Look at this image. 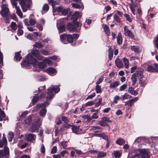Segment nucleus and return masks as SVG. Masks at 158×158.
I'll return each instance as SVG.
<instances>
[{
	"mask_svg": "<svg viewBox=\"0 0 158 158\" xmlns=\"http://www.w3.org/2000/svg\"><path fill=\"white\" fill-rule=\"evenodd\" d=\"M33 56L38 60H43L44 56L40 55V52L38 50H33L27 56L26 59L23 60L21 63V65L23 67L28 68L31 65H37L38 64V61L37 60L33 58Z\"/></svg>",
	"mask_w": 158,
	"mask_h": 158,
	"instance_id": "nucleus-1",
	"label": "nucleus"
},
{
	"mask_svg": "<svg viewBox=\"0 0 158 158\" xmlns=\"http://www.w3.org/2000/svg\"><path fill=\"white\" fill-rule=\"evenodd\" d=\"M48 90L47 98L51 99L53 98V94L52 92H54L55 93H58L60 90V88L58 86L52 85L49 88Z\"/></svg>",
	"mask_w": 158,
	"mask_h": 158,
	"instance_id": "nucleus-2",
	"label": "nucleus"
},
{
	"mask_svg": "<svg viewBox=\"0 0 158 158\" xmlns=\"http://www.w3.org/2000/svg\"><path fill=\"white\" fill-rule=\"evenodd\" d=\"M80 23L78 22H75L72 23H69L68 26V29L72 31H77L80 30Z\"/></svg>",
	"mask_w": 158,
	"mask_h": 158,
	"instance_id": "nucleus-3",
	"label": "nucleus"
},
{
	"mask_svg": "<svg viewBox=\"0 0 158 158\" xmlns=\"http://www.w3.org/2000/svg\"><path fill=\"white\" fill-rule=\"evenodd\" d=\"M34 66V71L37 72H40V69H44L46 68L47 65L46 63L43 61L42 62H39L37 65H33Z\"/></svg>",
	"mask_w": 158,
	"mask_h": 158,
	"instance_id": "nucleus-4",
	"label": "nucleus"
},
{
	"mask_svg": "<svg viewBox=\"0 0 158 158\" xmlns=\"http://www.w3.org/2000/svg\"><path fill=\"white\" fill-rule=\"evenodd\" d=\"M112 121L109 118L106 117L102 118L101 121L98 122V124H100L101 126H108L107 123H111Z\"/></svg>",
	"mask_w": 158,
	"mask_h": 158,
	"instance_id": "nucleus-5",
	"label": "nucleus"
},
{
	"mask_svg": "<svg viewBox=\"0 0 158 158\" xmlns=\"http://www.w3.org/2000/svg\"><path fill=\"white\" fill-rule=\"evenodd\" d=\"M140 157L142 158H149L150 155L148 152L145 149H140L138 150Z\"/></svg>",
	"mask_w": 158,
	"mask_h": 158,
	"instance_id": "nucleus-6",
	"label": "nucleus"
},
{
	"mask_svg": "<svg viewBox=\"0 0 158 158\" xmlns=\"http://www.w3.org/2000/svg\"><path fill=\"white\" fill-rule=\"evenodd\" d=\"M57 11L58 12H61L62 14L64 15H66L69 12V9L63 6H60L58 8Z\"/></svg>",
	"mask_w": 158,
	"mask_h": 158,
	"instance_id": "nucleus-7",
	"label": "nucleus"
},
{
	"mask_svg": "<svg viewBox=\"0 0 158 158\" xmlns=\"http://www.w3.org/2000/svg\"><path fill=\"white\" fill-rule=\"evenodd\" d=\"M8 12L9 10L7 6L3 5L2 7V10L0 12L2 15L4 17L6 16L7 15Z\"/></svg>",
	"mask_w": 158,
	"mask_h": 158,
	"instance_id": "nucleus-8",
	"label": "nucleus"
},
{
	"mask_svg": "<svg viewBox=\"0 0 158 158\" xmlns=\"http://www.w3.org/2000/svg\"><path fill=\"white\" fill-rule=\"evenodd\" d=\"M131 3L129 5V7L133 15H135V8L138 7V5L136 3H133V0H131Z\"/></svg>",
	"mask_w": 158,
	"mask_h": 158,
	"instance_id": "nucleus-9",
	"label": "nucleus"
},
{
	"mask_svg": "<svg viewBox=\"0 0 158 158\" xmlns=\"http://www.w3.org/2000/svg\"><path fill=\"white\" fill-rule=\"evenodd\" d=\"M124 34L131 38H133L134 35L132 32L127 28V26L124 27Z\"/></svg>",
	"mask_w": 158,
	"mask_h": 158,
	"instance_id": "nucleus-10",
	"label": "nucleus"
},
{
	"mask_svg": "<svg viewBox=\"0 0 158 158\" xmlns=\"http://www.w3.org/2000/svg\"><path fill=\"white\" fill-rule=\"evenodd\" d=\"M138 99V98L137 97H135L134 98L131 99L126 102L125 105H127L131 107L133 104V103L137 101Z\"/></svg>",
	"mask_w": 158,
	"mask_h": 158,
	"instance_id": "nucleus-11",
	"label": "nucleus"
},
{
	"mask_svg": "<svg viewBox=\"0 0 158 158\" xmlns=\"http://www.w3.org/2000/svg\"><path fill=\"white\" fill-rule=\"evenodd\" d=\"M82 16V13L79 12L75 11L73 14V15L71 18L73 21H76L79 17Z\"/></svg>",
	"mask_w": 158,
	"mask_h": 158,
	"instance_id": "nucleus-12",
	"label": "nucleus"
},
{
	"mask_svg": "<svg viewBox=\"0 0 158 158\" xmlns=\"http://www.w3.org/2000/svg\"><path fill=\"white\" fill-rule=\"evenodd\" d=\"M115 64L116 66L118 68H122L123 67V65L122 61L119 58H117L115 60Z\"/></svg>",
	"mask_w": 158,
	"mask_h": 158,
	"instance_id": "nucleus-13",
	"label": "nucleus"
},
{
	"mask_svg": "<svg viewBox=\"0 0 158 158\" xmlns=\"http://www.w3.org/2000/svg\"><path fill=\"white\" fill-rule=\"evenodd\" d=\"M45 71L50 75H52L53 74H55L57 73L56 70L52 67H50L47 69L45 70Z\"/></svg>",
	"mask_w": 158,
	"mask_h": 158,
	"instance_id": "nucleus-14",
	"label": "nucleus"
},
{
	"mask_svg": "<svg viewBox=\"0 0 158 158\" xmlns=\"http://www.w3.org/2000/svg\"><path fill=\"white\" fill-rule=\"evenodd\" d=\"M49 105V103L48 102H45L42 104H37L35 106V108L37 109H39L41 107H46Z\"/></svg>",
	"mask_w": 158,
	"mask_h": 158,
	"instance_id": "nucleus-15",
	"label": "nucleus"
},
{
	"mask_svg": "<svg viewBox=\"0 0 158 158\" xmlns=\"http://www.w3.org/2000/svg\"><path fill=\"white\" fill-rule=\"evenodd\" d=\"M27 140L29 141H32L35 139V136L33 134H29L26 135Z\"/></svg>",
	"mask_w": 158,
	"mask_h": 158,
	"instance_id": "nucleus-16",
	"label": "nucleus"
},
{
	"mask_svg": "<svg viewBox=\"0 0 158 158\" xmlns=\"http://www.w3.org/2000/svg\"><path fill=\"white\" fill-rule=\"evenodd\" d=\"M4 135V134H3L2 140H0V148H2L4 145H5L7 144V139Z\"/></svg>",
	"mask_w": 158,
	"mask_h": 158,
	"instance_id": "nucleus-17",
	"label": "nucleus"
},
{
	"mask_svg": "<svg viewBox=\"0 0 158 158\" xmlns=\"http://www.w3.org/2000/svg\"><path fill=\"white\" fill-rule=\"evenodd\" d=\"M60 39L62 42L65 44L68 43L67 41V35L65 34H63L60 36Z\"/></svg>",
	"mask_w": 158,
	"mask_h": 158,
	"instance_id": "nucleus-18",
	"label": "nucleus"
},
{
	"mask_svg": "<svg viewBox=\"0 0 158 158\" xmlns=\"http://www.w3.org/2000/svg\"><path fill=\"white\" fill-rule=\"evenodd\" d=\"M15 8L16 10V13L19 17L22 18L23 17V14L19 8V7L17 6L16 4H15Z\"/></svg>",
	"mask_w": 158,
	"mask_h": 158,
	"instance_id": "nucleus-19",
	"label": "nucleus"
},
{
	"mask_svg": "<svg viewBox=\"0 0 158 158\" xmlns=\"http://www.w3.org/2000/svg\"><path fill=\"white\" fill-rule=\"evenodd\" d=\"M136 73L137 77L139 78V79L144 78L143 70H139L136 71Z\"/></svg>",
	"mask_w": 158,
	"mask_h": 158,
	"instance_id": "nucleus-20",
	"label": "nucleus"
},
{
	"mask_svg": "<svg viewBox=\"0 0 158 158\" xmlns=\"http://www.w3.org/2000/svg\"><path fill=\"white\" fill-rule=\"evenodd\" d=\"M123 60L124 63L125 68L126 69H128L129 67V62L128 60L126 57H124L123 59Z\"/></svg>",
	"mask_w": 158,
	"mask_h": 158,
	"instance_id": "nucleus-21",
	"label": "nucleus"
},
{
	"mask_svg": "<svg viewBox=\"0 0 158 158\" xmlns=\"http://www.w3.org/2000/svg\"><path fill=\"white\" fill-rule=\"evenodd\" d=\"M131 80L132 81V84L135 85L137 81V78L136 76V75L135 73H133L131 77Z\"/></svg>",
	"mask_w": 158,
	"mask_h": 158,
	"instance_id": "nucleus-22",
	"label": "nucleus"
},
{
	"mask_svg": "<svg viewBox=\"0 0 158 158\" xmlns=\"http://www.w3.org/2000/svg\"><path fill=\"white\" fill-rule=\"evenodd\" d=\"M131 49L135 52H138L141 51L139 46H131Z\"/></svg>",
	"mask_w": 158,
	"mask_h": 158,
	"instance_id": "nucleus-23",
	"label": "nucleus"
},
{
	"mask_svg": "<svg viewBox=\"0 0 158 158\" xmlns=\"http://www.w3.org/2000/svg\"><path fill=\"white\" fill-rule=\"evenodd\" d=\"M109 59L110 60H112L113 55V51L111 48L110 47L108 50Z\"/></svg>",
	"mask_w": 158,
	"mask_h": 158,
	"instance_id": "nucleus-24",
	"label": "nucleus"
},
{
	"mask_svg": "<svg viewBox=\"0 0 158 158\" xmlns=\"http://www.w3.org/2000/svg\"><path fill=\"white\" fill-rule=\"evenodd\" d=\"M117 43L119 44H122L123 42L122 37L121 33H119L117 37Z\"/></svg>",
	"mask_w": 158,
	"mask_h": 158,
	"instance_id": "nucleus-25",
	"label": "nucleus"
},
{
	"mask_svg": "<svg viewBox=\"0 0 158 158\" xmlns=\"http://www.w3.org/2000/svg\"><path fill=\"white\" fill-rule=\"evenodd\" d=\"M57 28L58 29L59 32L60 33H62L64 31L65 29V26L63 25L57 26Z\"/></svg>",
	"mask_w": 158,
	"mask_h": 158,
	"instance_id": "nucleus-26",
	"label": "nucleus"
},
{
	"mask_svg": "<svg viewBox=\"0 0 158 158\" xmlns=\"http://www.w3.org/2000/svg\"><path fill=\"white\" fill-rule=\"evenodd\" d=\"M147 71L150 72H154V68L153 64L151 65L148 66L147 68Z\"/></svg>",
	"mask_w": 158,
	"mask_h": 158,
	"instance_id": "nucleus-27",
	"label": "nucleus"
},
{
	"mask_svg": "<svg viewBox=\"0 0 158 158\" xmlns=\"http://www.w3.org/2000/svg\"><path fill=\"white\" fill-rule=\"evenodd\" d=\"M113 154L116 158H119L121 155V153L118 151H114L113 152Z\"/></svg>",
	"mask_w": 158,
	"mask_h": 158,
	"instance_id": "nucleus-28",
	"label": "nucleus"
},
{
	"mask_svg": "<svg viewBox=\"0 0 158 158\" xmlns=\"http://www.w3.org/2000/svg\"><path fill=\"white\" fill-rule=\"evenodd\" d=\"M104 31L107 36L110 35V32L109 27L106 25H105L104 26Z\"/></svg>",
	"mask_w": 158,
	"mask_h": 158,
	"instance_id": "nucleus-29",
	"label": "nucleus"
},
{
	"mask_svg": "<svg viewBox=\"0 0 158 158\" xmlns=\"http://www.w3.org/2000/svg\"><path fill=\"white\" fill-rule=\"evenodd\" d=\"M47 112L46 109L45 108H42L40 110V116L44 117L46 115Z\"/></svg>",
	"mask_w": 158,
	"mask_h": 158,
	"instance_id": "nucleus-30",
	"label": "nucleus"
},
{
	"mask_svg": "<svg viewBox=\"0 0 158 158\" xmlns=\"http://www.w3.org/2000/svg\"><path fill=\"white\" fill-rule=\"evenodd\" d=\"M73 36L70 35H67V41L68 43L69 42L71 43L73 42Z\"/></svg>",
	"mask_w": 158,
	"mask_h": 158,
	"instance_id": "nucleus-31",
	"label": "nucleus"
},
{
	"mask_svg": "<svg viewBox=\"0 0 158 158\" xmlns=\"http://www.w3.org/2000/svg\"><path fill=\"white\" fill-rule=\"evenodd\" d=\"M139 83L141 86H145L146 84V82L145 78L140 79Z\"/></svg>",
	"mask_w": 158,
	"mask_h": 158,
	"instance_id": "nucleus-32",
	"label": "nucleus"
},
{
	"mask_svg": "<svg viewBox=\"0 0 158 158\" xmlns=\"http://www.w3.org/2000/svg\"><path fill=\"white\" fill-rule=\"evenodd\" d=\"M128 91L129 93L134 95H136L137 94L136 92L134 90V89L132 87L129 88Z\"/></svg>",
	"mask_w": 158,
	"mask_h": 158,
	"instance_id": "nucleus-33",
	"label": "nucleus"
},
{
	"mask_svg": "<svg viewBox=\"0 0 158 158\" xmlns=\"http://www.w3.org/2000/svg\"><path fill=\"white\" fill-rule=\"evenodd\" d=\"M80 126H73L72 127V129L73 131L75 133H77L78 131Z\"/></svg>",
	"mask_w": 158,
	"mask_h": 158,
	"instance_id": "nucleus-34",
	"label": "nucleus"
},
{
	"mask_svg": "<svg viewBox=\"0 0 158 158\" xmlns=\"http://www.w3.org/2000/svg\"><path fill=\"white\" fill-rule=\"evenodd\" d=\"M14 138V133L12 132H10L9 133L8 139V140L10 142H11L12 141V139Z\"/></svg>",
	"mask_w": 158,
	"mask_h": 158,
	"instance_id": "nucleus-35",
	"label": "nucleus"
},
{
	"mask_svg": "<svg viewBox=\"0 0 158 158\" xmlns=\"http://www.w3.org/2000/svg\"><path fill=\"white\" fill-rule=\"evenodd\" d=\"M116 143L119 145H122L124 144L125 141L124 139L122 138H119L116 141Z\"/></svg>",
	"mask_w": 158,
	"mask_h": 158,
	"instance_id": "nucleus-36",
	"label": "nucleus"
},
{
	"mask_svg": "<svg viewBox=\"0 0 158 158\" xmlns=\"http://www.w3.org/2000/svg\"><path fill=\"white\" fill-rule=\"evenodd\" d=\"M118 85L119 82L118 81H115L111 84L110 86V87L111 88H114L117 86Z\"/></svg>",
	"mask_w": 158,
	"mask_h": 158,
	"instance_id": "nucleus-37",
	"label": "nucleus"
},
{
	"mask_svg": "<svg viewBox=\"0 0 158 158\" xmlns=\"http://www.w3.org/2000/svg\"><path fill=\"white\" fill-rule=\"evenodd\" d=\"M138 150H136L134 153V155L132 154L131 158H142L139 153H138Z\"/></svg>",
	"mask_w": 158,
	"mask_h": 158,
	"instance_id": "nucleus-38",
	"label": "nucleus"
},
{
	"mask_svg": "<svg viewBox=\"0 0 158 158\" xmlns=\"http://www.w3.org/2000/svg\"><path fill=\"white\" fill-rule=\"evenodd\" d=\"M131 98V95L127 93H125L123 96L122 100L127 99Z\"/></svg>",
	"mask_w": 158,
	"mask_h": 158,
	"instance_id": "nucleus-39",
	"label": "nucleus"
},
{
	"mask_svg": "<svg viewBox=\"0 0 158 158\" xmlns=\"http://www.w3.org/2000/svg\"><path fill=\"white\" fill-rule=\"evenodd\" d=\"M0 121L2 120V118L5 117V114L4 112L2 111L1 109H0Z\"/></svg>",
	"mask_w": 158,
	"mask_h": 158,
	"instance_id": "nucleus-40",
	"label": "nucleus"
},
{
	"mask_svg": "<svg viewBox=\"0 0 158 158\" xmlns=\"http://www.w3.org/2000/svg\"><path fill=\"white\" fill-rule=\"evenodd\" d=\"M11 28L13 30L15 31L17 29V26L16 24L14 22H12L10 24Z\"/></svg>",
	"mask_w": 158,
	"mask_h": 158,
	"instance_id": "nucleus-41",
	"label": "nucleus"
},
{
	"mask_svg": "<svg viewBox=\"0 0 158 158\" xmlns=\"http://www.w3.org/2000/svg\"><path fill=\"white\" fill-rule=\"evenodd\" d=\"M15 58L18 61L22 59V57L19 52L15 53Z\"/></svg>",
	"mask_w": 158,
	"mask_h": 158,
	"instance_id": "nucleus-42",
	"label": "nucleus"
},
{
	"mask_svg": "<svg viewBox=\"0 0 158 158\" xmlns=\"http://www.w3.org/2000/svg\"><path fill=\"white\" fill-rule=\"evenodd\" d=\"M38 128L36 125L33 124L30 127V130L32 132H34Z\"/></svg>",
	"mask_w": 158,
	"mask_h": 158,
	"instance_id": "nucleus-43",
	"label": "nucleus"
},
{
	"mask_svg": "<svg viewBox=\"0 0 158 158\" xmlns=\"http://www.w3.org/2000/svg\"><path fill=\"white\" fill-rule=\"evenodd\" d=\"M43 61L46 64H47L49 65H52V61L49 59L48 58H46L44 59Z\"/></svg>",
	"mask_w": 158,
	"mask_h": 158,
	"instance_id": "nucleus-44",
	"label": "nucleus"
},
{
	"mask_svg": "<svg viewBox=\"0 0 158 158\" xmlns=\"http://www.w3.org/2000/svg\"><path fill=\"white\" fill-rule=\"evenodd\" d=\"M41 52L42 54L44 55L48 56L51 54L50 52L45 50L42 49Z\"/></svg>",
	"mask_w": 158,
	"mask_h": 158,
	"instance_id": "nucleus-45",
	"label": "nucleus"
},
{
	"mask_svg": "<svg viewBox=\"0 0 158 158\" xmlns=\"http://www.w3.org/2000/svg\"><path fill=\"white\" fill-rule=\"evenodd\" d=\"M34 47L38 48H40L43 47V45L40 43L37 42L35 43V44L33 45Z\"/></svg>",
	"mask_w": 158,
	"mask_h": 158,
	"instance_id": "nucleus-46",
	"label": "nucleus"
},
{
	"mask_svg": "<svg viewBox=\"0 0 158 158\" xmlns=\"http://www.w3.org/2000/svg\"><path fill=\"white\" fill-rule=\"evenodd\" d=\"M106 155V153L103 152H98L97 156L98 158H101Z\"/></svg>",
	"mask_w": 158,
	"mask_h": 158,
	"instance_id": "nucleus-47",
	"label": "nucleus"
},
{
	"mask_svg": "<svg viewBox=\"0 0 158 158\" xmlns=\"http://www.w3.org/2000/svg\"><path fill=\"white\" fill-rule=\"evenodd\" d=\"M124 15V16L126 17L127 20L128 21L130 22H132V19L131 18L130 16L129 15L127 14H125Z\"/></svg>",
	"mask_w": 158,
	"mask_h": 158,
	"instance_id": "nucleus-48",
	"label": "nucleus"
},
{
	"mask_svg": "<svg viewBox=\"0 0 158 158\" xmlns=\"http://www.w3.org/2000/svg\"><path fill=\"white\" fill-rule=\"evenodd\" d=\"M29 22L31 25H34L36 23V21L35 19H31Z\"/></svg>",
	"mask_w": 158,
	"mask_h": 158,
	"instance_id": "nucleus-49",
	"label": "nucleus"
},
{
	"mask_svg": "<svg viewBox=\"0 0 158 158\" xmlns=\"http://www.w3.org/2000/svg\"><path fill=\"white\" fill-rule=\"evenodd\" d=\"M31 121V116H29L27 117L25 120V122L26 123L29 124Z\"/></svg>",
	"mask_w": 158,
	"mask_h": 158,
	"instance_id": "nucleus-50",
	"label": "nucleus"
},
{
	"mask_svg": "<svg viewBox=\"0 0 158 158\" xmlns=\"http://www.w3.org/2000/svg\"><path fill=\"white\" fill-rule=\"evenodd\" d=\"M114 20L116 21L117 23H119L121 22V20L120 18L116 15H114Z\"/></svg>",
	"mask_w": 158,
	"mask_h": 158,
	"instance_id": "nucleus-51",
	"label": "nucleus"
},
{
	"mask_svg": "<svg viewBox=\"0 0 158 158\" xmlns=\"http://www.w3.org/2000/svg\"><path fill=\"white\" fill-rule=\"evenodd\" d=\"M94 102L93 101H89L86 103L85 106H90L94 104Z\"/></svg>",
	"mask_w": 158,
	"mask_h": 158,
	"instance_id": "nucleus-52",
	"label": "nucleus"
},
{
	"mask_svg": "<svg viewBox=\"0 0 158 158\" xmlns=\"http://www.w3.org/2000/svg\"><path fill=\"white\" fill-rule=\"evenodd\" d=\"M120 99H122L119 96H116L114 98V102L116 104L117 103V101L119 100Z\"/></svg>",
	"mask_w": 158,
	"mask_h": 158,
	"instance_id": "nucleus-53",
	"label": "nucleus"
},
{
	"mask_svg": "<svg viewBox=\"0 0 158 158\" xmlns=\"http://www.w3.org/2000/svg\"><path fill=\"white\" fill-rule=\"evenodd\" d=\"M42 120L40 118H38L36 121L35 122V123L37 124L38 126L40 127L41 124Z\"/></svg>",
	"mask_w": 158,
	"mask_h": 158,
	"instance_id": "nucleus-54",
	"label": "nucleus"
},
{
	"mask_svg": "<svg viewBox=\"0 0 158 158\" xmlns=\"http://www.w3.org/2000/svg\"><path fill=\"white\" fill-rule=\"evenodd\" d=\"M127 84H123L119 88V90L122 91L125 89L127 87Z\"/></svg>",
	"mask_w": 158,
	"mask_h": 158,
	"instance_id": "nucleus-55",
	"label": "nucleus"
},
{
	"mask_svg": "<svg viewBox=\"0 0 158 158\" xmlns=\"http://www.w3.org/2000/svg\"><path fill=\"white\" fill-rule=\"evenodd\" d=\"M39 98L38 96H35L32 99V102L34 103H35L37 101Z\"/></svg>",
	"mask_w": 158,
	"mask_h": 158,
	"instance_id": "nucleus-56",
	"label": "nucleus"
},
{
	"mask_svg": "<svg viewBox=\"0 0 158 158\" xmlns=\"http://www.w3.org/2000/svg\"><path fill=\"white\" fill-rule=\"evenodd\" d=\"M101 128L98 126H93L91 127L90 129V131L95 130L97 129H101Z\"/></svg>",
	"mask_w": 158,
	"mask_h": 158,
	"instance_id": "nucleus-57",
	"label": "nucleus"
},
{
	"mask_svg": "<svg viewBox=\"0 0 158 158\" xmlns=\"http://www.w3.org/2000/svg\"><path fill=\"white\" fill-rule=\"evenodd\" d=\"M101 87L99 85H96V90L97 93H100L101 92Z\"/></svg>",
	"mask_w": 158,
	"mask_h": 158,
	"instance_id": "nucleus-58",
	"label": "nucleus"
},
{
	"mask_svg": "<svg viewBox=\"0 0 158 158\" xmlns=\"http://www.w3.org/2000/svg\"><path fill=\"white\" fill-rule=\"evenodd\" d=\"M72 6L76 8L79 9L81 8L80 6L76 3H72L71 4Z\"/></svg>",
	"mask_w": 158,
	"mask_h": 158,
	"instance_id": "nucleus-59",
	"label": "nucleus"
},
{
	"mask_svg": "<svg viewBox=\"0 0 158 158\" xmlns=\"http://www.w3.org/2000/svg\"><path fill=\"white\" fill-rule=\"evenodd\" d=\"M57 147L56 146H54L51 151V153L52 154H54L56 152Z\"/></svg>",
	"mask_w": 158,
	"mask_h": 158,
	"instance_id": "nucleus-60",
	"label": "nucleus"
},
{
	"mask_svg": "<svg viewBox=\"0 0 158 158\" xmlns=\"http://www.w3.org/2000/svg\"><path fill=\"white\" fill-rule=\"evenodd\" d=\"M62 121L65 123H68L69 121L68 119L64 116H63L62 117Z\"/></svg>",
	"mask_w": 158,
	"mask_h": 158,
	"instance_id": "nucleus-61",
	"label": "nucleus"
},
{
	"mask_svg": "<svg viewBox=\"0 0 158 158\" xmlns=\"http://www.w3.org/2000/svg\"><path fill=\"white\" fill-rule=\"evenodd\" d=\"M36 27L40 31H42L43 30V27L40 24L37 23Z\"/></svg>",
	"mask_w": 158,
	"mask_h": 158,
	"instance_id": "nucleus-62",
	"label": "nucleus"
},
{
	"mask_svg": "<svg viewBox=\"0 0 158 158\" xmlns=\"http://www.w3.org/2000/svg\"><path fill=\"white\" fill-rule=\"evenodd\" d=\"M67 141H62L61 143V144L63 147V148H65L67 147Z\"/></svg>",
	"mask_w": 158,
	"mask_h": 158,
	"instance_id": "nucleus-63",
	"label": "nucleus"
},
{
	"mask_svg": "<svg viewBox=\"0 0 158 158\" xmlns=\"http://www.w3.org/2000/svg\"><path fill=\"white\" fill-rule=\"evenodd\" d=\"M155 72H158V64H153Z\"/></svg>",
	"mask_w": 158,
	"mask_h": 158,
	"instance_id": "nucleus-64",
	"label": "nucleus"
}]
</instances>
